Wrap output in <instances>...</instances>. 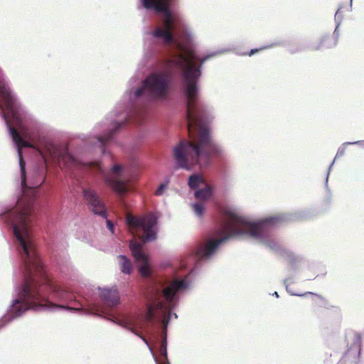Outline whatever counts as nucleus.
<instances>
[{"mask_svg": "<svg viewBox=\"0 0 364 364\" xmlns=\"http://www.w3.org/2000/svg\"><path fill=\"white\" fill-rule=\"evenodd\" d=\"M170 182V180L168 178H166L163 183H161L158 188L155 191V195L157 196H161L165 193L166 190L167 189L168 185Z\"/></svg>", "mask_w": 364, "mask_h": 364, "instance_id": "a211bd4d", "label": "nucleus"}, {"mask_svg": "<svg viewBox=\"0 0 364 364\" xmlns=\"http://www.w3.org/2000/svg\"><path fill=\"white\" fill-rule=\"evenodd\" d=\"M130 250L135 260L139 263V272L144 277H149L151 274V264L149 257L141 250V245L132 241Z\"/></svg>", "mask_w": 364, "mask_h": 364, "instance_id": "1a4fd4ad", "label": "nucleus"}, {"mask_svg": "<svg viewBox=\"0 0 364 364\" xmlns=\"http://www.w3.org/2000/svg\"><path fill=\"white\" fill-rule=\"evenodd\" d=\"M269 48V46H265V47H262L259 49L257 48H255V49H252L250 50V52L249 53V55L251 56L254 54H255L256 53H257L259 50H263V49H265V48Z\"/></svg>", "mask_w": 364, "mask_h": 364, "instance_id": "5701e85b", "label": "nucleus"}, {"mask_svg": "<svg viewBox=\"0 0 364 364\" xmlns=\"http://www.w3.org/2000/svg\"><path fill=\"white\" fill-rule=\"evenodd\" d=\"M106 225L107 229L111 232V233L114 234V228L113 223L109 220H107Z\"/></svg>", "mask_w": 364, "mask_h": 364, "instance_id": "6ab92c4d", "label": "nucleus"}, {"mask_svg": "<svg viewBox=\"0 0 364 364\" xmlns=\"http://www.w3.org/2000/svg\"><path fill=\"white\" fill-rule=\"evenodd\" d=\"M46 164L48 160L55 163L60 169H71L77 166V160L69 154H40Z\"/></svg>", "mask_w": 364, "mask_h": 364, "instance_id": "9d476101", "label": "nucleus"}, {"mask_svg": "<svg viewBox=\"0 0 364 364\" xmlns=\"http://www.w3.org/2000/svg\"><path fill=\"white\" fill-rule=\"evenodd\" d=\"M352 1L353 0H350V9H352Z\"/></svg>", "mask_w": 364, "mask_h": 364, "instance_id": "393cba45", "label": "nucleus"}, {"mask_svg": "<svg viewBox=\"0 0 364 364\" xmlns=\"http://www.w3.org/2000/svg\"><path fill=\"white\" fill-rule=\"evenodd\" d=\"M348 144H345V143H343L342 144V146L341 147L338 148V151H337V153H336V157L334 159V160L333 161V162L331 164L329 168H328V173H327V176H326V186H327L328 185V176H329V173H330V171L332 168V166H333L334 164V162L336 161V159L337 158H339V157H341L342 156L344 155L345 152H346V146Z\"/></svg>", "mask_w": 364, "mask_h": 364, "instance_id": "dca6fc26", "label": "nucleus"}, {"mask_svg": "<svg viewBox=\"0 0 364 364\" xmlns=\"http://www.w3.org/2000/svg\"><path fill=\"white\" fill-rule=\"evenodd\" d=\"M83 198L89 209L95 215L106 218L107 213L105 203L97 193L92 188H85L82 191Z\"/></svg>", "mask_w": 364, "mask_h": 364, "instance_id": "6e6552de", "label": "nucleus"}, {"mask_svg": "<svg viewBox=\"0 0 364 364\" xmlns=\"http://www.w3.org/2000/svg\"><path fill=\"white\" fill-rule=\"evenodd\" d=\"M345 144H350V145L357 144L361 147H364V140L355 141H352V142L348 141V142H345Z\"/></svg>", "mask_w": 364, "mask_h": 364, "instance_id": "412c9836", "label": "nucleus"}, {"mask_svg": "<svg viewBox=\"0 0 364 364\" xmlns=\"http://www.w3.org/2000/svg\"><path fill=\"white\" fill-rule=\"evenodd\" d=\"M287 281L286 280V281H285L286 288H287V290L288 291V292H289L291 295H294V296H304L305 295H306V294H311V292H307V293H305V294H296V293H294V292L291 291L289 289V287H288V285L287 284Z\"/></svg>", "mask_w": 364, "mask_h": 364, "instance_id": "aec40b11", "label": "nucleus"}, {"mask_svg": "<svg viewBox=\"0 0 364 364\" xmlns=\"http://www.w3.org/2000/svg\"><path fill=\"white\" fill-rule=\"evenodd\" d=\"M117 261L121 272L126 274H129L132 270L131 261L124 255H120L117 257Z\"/></svg>", "mask_w": 364, "mask_h": 364, "instance_id": "ddd939ff", "label": "nucleus"}, {"mask_svg": "<svg viewBox=\"0 0 364 364\" xmlns=\"http://www.w3.org/2000/svg\"><path fill=\"white\" fill-rule=\"evenodd\" d=\"M272 295L275 296L277 298L279 297V294H278V293L277 291H274Z\"/></svg>", "mask_w": 364, "mask_h": 364, "instance_id": "b1692460", "label": "nucleus"}, {"mask_svg": "<svg viewBox=\"0 0 364 364\" xmlns=\"http://www.w3.org/2000/svg\"><path fill=\"white\" fill-rule=\"evenodd\" d=\"M347 350L345 353L346 360L353 363L360 360L361 350V335L358 332H350L346 336Z\"/></svg>", "mask_w": 364, "mask_h": 364, "instance_id": "0eeeda50", "label": "nucleus"}, {"mask_svg": "<svg viewBox=\"0 0 364 364\" xmlns=\"http://www.w3.org/2000/svg\"><path fill=\"white\" fill-rule=\"evenodd\" d=\"M100 297L109 307H114L119 303V295L114 288H99Z\"/></svg>", "mask_w": 364, "mask_h": 364, "instance_id": "f8f14e48", "label": "nucleus"}, {"mask_svg": "<svg viewBox=\"0 0 364 364\" xmlns=\"http://www.w3.org/2000/svg\"><path fill=\"white\" fill-rule=\"evenodd\" d=\"M23 267V282L14 287L16 297L8 306L6 314L0 318V326L5 327L12 321L22 316L29 309L40 310L44 305V297L37 291L32 279V269L29 263L23 258V252L18 245Z\"/></svg>", "mask_w": 364, "mask_h": 364, "instance_id": "20e7f679", "label": "nucleus"}, {"mask_svg": "<svg viewBox=\"0 0 364 364\" xmlns=\"http://www.w3.org/2000/svg\"><path fill=\"white\" fill-rule=\"evenodd\" d=\"M278 220L277 217L252 220L238 209L228 207L224 210V220L220 226L195 250L194 254L199 259H209L219 245L230 237H250L275 250L277 243L271 237L270 232Z\"/></svg>", "mask_w": 364, "mask_h": 364, "instance_id": "f03ea898", "label": "nucleus"}, {"mask_svg": "<svg viewBox=\"0 0 364 364\" xmlns=\"http://www.w3.org/2000/svg\"><path fill=\"white\" fill-rule=\"evenodd\" d=\"M193 287V281L189 275L175 278L163 284H154L150 290V299L145 319L152 321L156 319L164 328V338L161 341L159 352L164 360L167 359L166 327L170 321L177 318L173 309L177 306L179 299Z\"/></svg>", "mask_w": 364, "mask_h": 364, "instance_id": "7ed1b4c3", "label": "nucleus"}, {"mask_svg": "<svg viewBox=\"0 0 364 364\" xmlns=\"http://www.w3.org/2000/svg\"><path fill=\"white\" fill-rule=\"evenodd\" d=\"M141 5L146 9H153L161 13V26H157L151 36L156 40L161 41L169 46L173 53L169 60L164 63V69L149 74L141 83V86L135 90H127L123 100L126 105L118 103L115 108L93 128L92 134L82 139L84 146L77 150V156L72 155L77 161V166H95L102 175L105 182L119 196H124L128 191L129 181L124 178V167L119 164H114L109 171H106L97 161H81L78 156L92 153L99 149L100 152L105 153L104 145L109 141L115 132L125 123L126 112L135 101L146 94L151 100L163 101L168 98L171 89V75L180 72L183 77V86L187 102V122L189 140L182 141L173 149V159L178 168L191 170L193 165L200 168L208 166L213 156H219L224 153L223 147L214 141L209 128L205 122L213 118L212 109L198 101V81L201 75L202 65L211 57L220 53V51L210 53L200 56L193 48L195 35L192 28L184 18L178 12L172 11L170 0H141ZM22 119V124L16 125L23 132L28 143L33 144L31 137L36 139L46 138L58 145V144L40 134H34L25 129V123L29 114ZM69 151L68 149H67Z\"/></svg>", "mask_w": 364, "mask_h": 364, "instance_id": "f257e3e1", "label": "nucleus"}, {"mask_svg": "<svg viewBox=\"0 0 364 364\" xmlns=\"http://www.w3.org/2000/svg\"><path fill=\"white\" fill-rule=\"evenodd\" d=\"M192 208L197 217L201 218L203 216L204 213V205L203 203L200 202L194 203L192 204Z\"/></svg>", "mask_w": 364, "mask_h": 364, "instance_id": "f3484780", "label": "nucleus"}, {"mask_svg": "<svg viewBox=\"0 0 364 364\" xmlns=\"http://www.w3.org/2000/svg\"><path fill=\"white\" fill-rule=\"evenodd\" d=\"M127 223L130 232L136 235L143 242H152L157 237V218L155 215L150 213L147 215L137 218L127 214Z\"/></svg>", "mask_w": 364, "mask_h": 364, "instance_id": "39448f33", "label": "nucleus"}, {"mask_svg": "<svg viewBox=\"0 0 364 364\" xmlns=\"http://www.w3.org/2000/svg\"><path fill=\"white\" fill-rule=\"evenodd\" d=\"M205 187L201 188L200 189L196 191L195 192V196L198 199L200 200H207L209 199L213 193V189L210 186L204 185Z\"/></svg>", "mask_w": 364, "mask_h": 364, "instance_id": "4468645a", "label": "nucleus"}, {"mask_svg": "<svg viewBox=\"0 0 364 364\" xmlns=\"http://www.w3.org/2000/svg\"><path fill=\"white\" fill-rule=\"evenodd\" d=\"M341 9H339L336 14H335V19L336 21V27L334 30V32L333 33V36H325L321 43V45L316 47V49H319L321 47H326V48H331L333 46H335L337 44L338 37L340 36L338 28L341 26V19L342 17L339 14V11Z\"/></svg>", "mask_w": 364, "mask_h": 364, "instance_id": "9b49d317", "label": "nucleus"}, {"mask_svg": "<svg viewBox=\"0 0 364 364\" xmlns=\"http://www.w3.org/2000/svg\"><path fill=\"white\" fill-rule=\"evenodd\" d=\"M0 113L11 134L13 129V91L0 68Z\"/></svg>", "mask_w": 364, "mask_h": 364, "instance_id": "423d86ee", "label": "nucleus"}, {"mask_svg": "<svg viewBox=\"0 0 364 364\" xmlns=\"http://www.w3.org/2000/svg\"><path fill=\"white\" fill-rule=\"evenodd\" d=\"M188 185L191 188L194 189L200 186L205 185V181L201 176L193 174L189 177Z\"/></svg>", "mask_w": 364, "mask_h": 364, "instance_id": "2eb2a0df", "label": "nucleus"}, {"mask_svg": "<svg viewBox=\"0 0 364 364\" xmlns=\"http://www.w3.org/2000/svg\"><path fill=\"white\" fill-rule=\"evenodd\" d=\"M2 328L0 326V330Z\"/></svg>", "mask_w": 364, "mask_h": 364, "instance_id": "a878e982", "label": "nucleus"}, {"mask_svg": "<svg viewBox=\"0 0 364 364\" xmlns=\"http://www.w3.org/2000/svg\"><path fill=\"white\" fill-rule=\"evenodd\" d=\"M138 336L141 338V340H142V341L146 343V345L148 346V348H149V350L151 351V354H152V355H154L153 351H152V349H151V348L150 347V346L149 345L147 340H146L144 337H143V336H139V335H138ZM153 356H154V355H153ZM154 360H155V361H156V363H157L156 358L155 357H154Z\"/></svg>", "mask_w": 364, "mask_h": 364, "instance_id": "4be33fe9", "label": "nucleus"}]
</instances>
